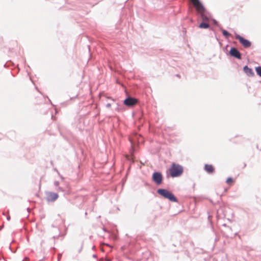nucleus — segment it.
Masks as SVG:
<instances>
[{
  "label": "nucleus",
  "instance_id": "nucleus-12",
  "mask_svg": "<svg viewBox=\"0 0 261 261\" xmlns=\"http://www.w3.org/2000/svg\"><path fill=\"white\" fill-rule=\"evenodd\" d=\"M209 24L205 22L201 23L199 25V28H203V29H207L209 27Z\"/></svg>",
  "mask_w": 261,
  "mask_h": 261
},
{
  "label": "nucleus",
  "instance_id": "nucleus-3",
  "mask_svg": "<svg viewBox=\"0 0 261 261\" xmlns=\"http://www.w3.org/2000/svg\"><path fill=\"white\" fill-rule=\"evenodd\" d=\"M158 193L165 198H167L173 202H177V200L174 195L169 191L160 189L158 190Z\"/></svg>",
  "mask_w": 261,
  "mask_h": 261
},
{
  "label": "nucleus",
  "instance_id": "nucleus-15",
  "mask_svg": "<svg viewBox=\"0 0 261 261\" xmlns=\"http://www.w3.org/2000/svg\"><path fill=\"white\" fill-rule=\"evenodd\" d=\"M233 182V180L231 177H229L226 180V183L228 185H231Z\"/></svg>",
  "mask_w": 261,
  "mask_h": 261
},
{
  "label": "nucleus",
  "instance_id": "nucleus-1",
  "mask_svg": "<svg viewBox=\"0 0 261 261\" xmlns=\"http://www.w3.org/2000/svg\"><path fill=\"white\" fill-rule=\"evenodd\" d=\"M191 1L198 13L201 14L202 20L203 21H207L208 17L204 14V9L199 0H191Z\"/></svg>",
  "mask_w": 261,
  "mask_h": 261
},
{
  "label": "nucleus",
  "instance_id": "nucleus-8",
  "mask_svg": "<svg viewBox=\"0 0 261 261\" xmlns=\"http://www.w3.org/2000/svg\"><path fill=\"white\" fill-rule=\"evenodd\" d=\"M58 194L50 192L47 193L46 199L48 201H54L58 199Z\"/></svg>",
  "mask_w": 261,
  "mask_h": 261
},
{
  "label": "nucleus",
  "instance_id": "nucleus-2",
  "mask_svg": "<svg viewBox=\"0 0 261 261\" xmlns=\"http://www.w3.org/2000/svg\"><path fill=\"white\" fill-rule=\"evenodd\" d=\"M183 168L179 164L173 163L169 169L170 175L172 177L180 176L183 173Z\"/></svg>",
  "mask_w": 261,
  "mask_h": 261
},
{
  "label": "nucleus",
  "instance_id": "nucleus-10",
  "mask_svg": "<svg viewBox=\"0 0 261 261\" xmlns=\"http://www.w3.org/2000/svg\"><path fill=\"white\" fill-rule=\"evenodd\" d=\"M204 170L208 173H213L215 171V168L212 165L205 164Z\"/></svg>",
  "mask_w": 261,
  "mask_h": 261
},
{
  "label": "nucleus",
  "instance_id": "nucleus-5",
  "mask_svg": "<svg viewBox=\"0 0 261 261\" xmlns=\"http://www.w3.org/2000/svg\"><path fill=\"white\" fill-rule=\"evenodd\" d=\"M138 102V99L134 97H128L124 100V104L127 107H133Z\"/></svg>",
  "mask_w": 261,
  "mask_h": 261
},
{
  "label": "nucleus",
  "instance_id": "nucleus-16",
  "mask_svg": "<svg viewBox=\"0 0 261 261\" xmlns=\"http://www.w3.org/2000/svg\"><path fill=\"white\" fill-rule=\"evenodd\" d=\"M111 106V104L110 103H107V105H106V107L108 108H110Z\"/></svg>",
  "mask_w": 261,
  "mask_h": 261
},
{
  "label": "nucleus",
  "instance_id": "nucleus-7",
  "mask_svg": "<svg viewBox=\"0 0 261 261\" xmlns=\"http://www.w3.org/2000/svg\"><path fill=\"white\" fill-rule=\"evenodd\" d=\"M152 179L157 185H160L162 183L163 179L161 173L159 172H154L152 175Z\"/></svg>",
  "mask_w": 261,
  "mask_h": 261
},
{
  "label": "nucleus",
  "instance_id": "nucleus-6",
  "mask_svg": "<svg viewBox=\"0 0 261 261\" xmlns=\"http://www.w3.org/2000/svg\"><path fill=\"white\" fill-rule=\"evenodd\" d=\"M236 38L240 41L244 47H249L251 45V42L249 40L245 39L239 35L236 36Z\"/></svg>",
  "mask_w": 261,
  "mask_h": 261
},
{
  "label": "nucleus",
  "instance_id": "nucleus-11",
  "mask_svg": "<svg viewBox=\"0 0 261 261\" xmlns=\"http://www.w3.org/2000/svg\"><path fill=\"white\" fill-rule=\"evenodd\" d=\"M244 71L247 74L248 76H252L254 75L253 71L252 69L249 68L247 66H245L244 68Z\"/></svg>",
  "mask_w": 261,
  "mask_h": 261
},
{
  "label": "nucleus",
  "instance_id": "nucleus-9",
  "mask_svg": "<svg viewBox=\"0 0 261 261\" xmlns=\"http://www.w3.org/2000/svg\"><path fill=\"white\" fill-rule=\"evenodd\" d=\"M230 54L231 56L236 57L237 59H240L241 55L240 53L236 48H231L230 50Z\"/></svg>",
  "mask_w": 261,
  "mask_h": 261
},
{
  "label": "nucleus",
  "instance_id": "nucleus-13",
  "mask_svg": "<svg viewBox=\"0 0 261 261\" xmlns=\"http://www.w3.org/2000/svg\"><path fill=\"white\" fill-rule=\"evenodd\" d=\"M222 34L226 38H228L230 36V34L228 33L227 31L224 30H222Z\"/></svg>",
  "mask_w": 261,
  "mask_h": 261
},
{
  "label": "nucleus",
  "instance_id": "nucleus-4",
  "mask_svg": "<svg viewBox=\"0 0 261 261\" xmlns=\"http://www.w3.org/2000/svg\"><path fill=\"white\" fill-rule=\"evenodd\" d=\"M129 140L133 146L137 142L141 143L143 142V138L140 135L135 134L129 138Z\"/></svg>",
  "mask_w": 261,
  "mask_h": 261
},
{
  "label": "nucleus",
  "instance_id": "nucleus-14",
  "mask_svg": "<svg viewBox=\"0 0 261 261\" xmlns=\"http://www.w3.org/2000/svg\"><path fill=\"white\" fill-rule=\"evenodd\" d=\"M255 70L257 74L261 77V66L256 67Z\"/></svg>",
  "mask_w": 261,
  "mask_h": 261
}]
</instances>
